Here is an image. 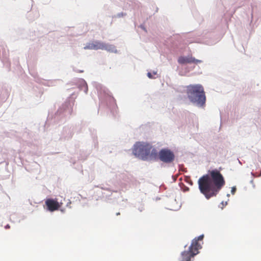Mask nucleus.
Masks as SVG:
<instances>
[{"label": "nucleus", "instance_id": "obj_13", "mask_svg": "<svg viewBox=\"0 0 261 261\" xmlns=\"http://www.w3.org/2000/svg\"><path fill=\"white\" fill-rule=\"evenodd\" d=\"M120 214V213H119V212H118V213H117L116 214V215H117V216H118V215H119Z\"/></svg>", "mask_w": 261, "mask_h": 261}, {"label": "nucleus", "instance_id": "obj_8", "mask_svg": "<svg viewBox=\"0 0 261 261\" xmlns=\"http://www.w3.org/2000/svg\"><path fill=\"white\" fill-rule=\"evenodd\" d=\"M179 64H184L187 63H195L198 64L201 62V60L195 59L192 56L188 57H180L178 59Z\"/></svg>", "mask_w": 261, "mask_h": 261}, {"label": "nucleus", "instance_id": "obj_2", "mask_svg": "<svg viewBox=\"0 0 261 261\" xmlns=\"http://www.w3.org/2000/svg\"><path fill=\"white\" fill-rule=\"evenodd\" d=\"M188 97L191 101L196 102L199 106H203L205 96L203 87L200 85H189L187 88Z\"/></svg>", "mask_w": 261, "mask_h": 261}, {"label": "nucleus", "instance_id": "obj_7", "mask_svg": "<svg viewBox=\"0 0 261 261\" xmlns=\"http://www.w3.org/2000/svg\"><path fill=\"white\" fill-rule=\"evenodd\" d=\"M45 204L47 209L50 212H54L59 208L60 205L56 200L53 199H47L45 201Z\"/></svg>", "mask_w": 261, "mask_h": 261}, {"label": "nucleus", "instance_id": "obj_6", "mask_svg": "<svg viewBox=\"0 0 261 261\" xmlns=\"http://www.w3.org/2000/svg\"><path fill=\"white\" fill-rule=\"evenodd\" d=\"M84 48L94 50L107 49V45L101 42L95 41L88 43Z\"/></svg>", "mask_w": 261, "mask_h": 261}, {"label": "nucleus", "instance_id": "obj_9", "mask_svg": "<svg viewBox=\"0 0 261 261\" xmlns=\"http://www.w3.org/2000/svg\"><path fill=\"white\" fill-rule=\"evenodd\" d=\"M236 188L233 187L231 188V193L232 194H234V193H236Z\"/></svg>", "mask_w": 261, "mask_h": 261}, {"label": "nucleus", "instance_id": "obj_10", "mask_svg": "<svg viewBox=\"0 0 261 261\" xmlns=\"http://www.w3.org/2000/svg\"><path fill=\"white\" fill-rule=\"evenodd\" d=\"M203 238V235H201V236H199L197 238H195L194 239H196L197 241V242L198 243V241L199 240H202Z\"/></svg>", "mask_w": 261, "mask_h": 261}, {"label": "nucleus", "instance_id": "obj_11", "mask_svg": "<svg viewBox=\"0 0 261 261\" xmlns=\"http://www.w3.org/2000/svg\"><path fill=\"white\" fill-rule=\"evenodd\" d=\"M147 76L150 79H152L153 78V76H152V74L150 72H148L147 73Z\"/></svg>", "mask_w": 261, "mask_h": 261}, {"label": "nucleus", "instance_id": "obj_1", "mask_svg": "<svg viewBox=\"0 0 261 261\" xmlns=\"http://www.w3.org/2000/svg\"><path fill=\"white\" fill-rule=\"evenodd\" d=\"M225 184L222 174L217 169L209 170L207 174L202 176L198 181L200 192L207 199L216 196Z\"/></svg>", "mask_w": 261, "mask_h": 261}, {"label": "nucleus", "instance_id": "obj_5", "mask_svg": "<svg viewBox=\"0 0 261 261\" xmlns=\"http://www.w3.org/2000/svg\"><path fill=\"white\" fill-rule=\"evenodd\" d=\"M201 248V245L197 240H193L189 250L181 252L179 261H191V259L199 253L198 250Z\"/></svg>", "mask_w": 261, "mask_h": 261}, {"label": "nucleus", "instance_id": "obj_12", "mask_svg": "<svg viewBox=\"0 0 261 261\" xmlns=\"http://www.w3.org/2000/svg\"><path fill=\"white\" fill-rule=\"evenodd\" d=\"M6 228H10V226L9 225H7L6 226Z\"/></svg>", "mask_w": 261, "mask_h": 261}, {"label": "nucleus", "instance_id": "obj_4", "mask_svg": "<svg viewBox=\"0 0 261 261\" xmlns=\"http://www.w3.org/2000/svg\"><path fill=\"white\" fill-rule=\"evenodd\" d=\"M151 156L154 160L159 159L163 163L170 164L175 159V155L173 151L168 149H162L159 152L154 148L151 151Z\"/></svg>", "mask_w": 261, "mask_h": 261}, {"label": "nucleus", "instance_id": "obj_3", "mask_svg": "<svg viewBox=\"0 0 261 261\" xmlns=\"http://www.w3.org/2000/svg\"><path fill=\"white\" fill-rule=\"evenodd\" d=\"M152 149L150 144L139 142L134 146L133 153L143 160H152L153 158L151 156Z\"/></svg>", "mask_w": 261, "mask_h": 261}]
</instances>
